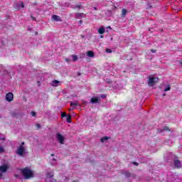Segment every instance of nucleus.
Returning a JSON list of instances; mask_svg holds the SVG:
<instances>
[{
    "label": "nucleus",
    "instance_id": "f257e3e1",
    "mask_svg": "<svg viewBox=\"0 0 182 182\" xmlns=\"http://www.w3.org/2000/svg\"><path fill=\"white\" fill-rule=\"evenodd\" d=\"M26 153H28V151H26V146H25V142L23 141L17 147L16 154H18V156H20V157H25Z\"/></svg>",
    "mask_w": 182,
    "mask_h": 182
},
{
    "label": "nucleus",
    "instance_id": "f03ea898",
    "mask_svg": "<svg viewBox=\"0 0 182 182\" xmlns=\"http://www.w3.org/2000/svg\"><path fill=\"white\" fill-rule=\"evenodd\" d=\"M21 173L26 180H28V178H32L33 177V171L28 168L22 169Z\"/></svg>",
    "mask_w": 182,
    "mask_h": 182
},
{
    "label": "nucleus",
    "instance_id": "7ed1b4c3",
    "mask_svg": "<svg viewBox=\"0 0 182 182\" xmlns=\"http://www.w3.org/2000/svg\"><path fill=\"white\" fill-rule=\"evenodd\" d=\"M55 139L60 144H63L65 141H66V136L63 134H62L60 132H58L55 134Z\"/></svg>",
    "mask_w": 182,
    "mask_h": 182
},
{
    "label": "nucleus",
    "instance_id": "20e7f679",
    "mask_svg": "<svg viewBox=\"0 0 182 182\" xmlns=\"http://www.w3.org/2000/svg\"><path fill=\"white\" fill-rule=\"evenodd\" d=\"M8 168H9V165L7 164H4L0 166V177H2V174H4V173H6V171H8Z\"/></svg>",
    "mask_w": 182,
    "mask_h": 182
},
{
    "label": "nucleus",
    "instance_id": "39448f33",
    "mask_svg": "<svg viewBox=\"0 0 182 182\" xmlns=\"http://www.w3.org/2000/svg\"><path fill=\"white\" fill-rule=\"evenodd\" d=\"M158 82H159V78L149 77V79L148 80V85L149 86H154V85H156V83H157Z\"/></svg>",
    "mask_w": 182,
    "mask_h": 182
},
{
    "label": "nucleus",
    "instance_id": "423d86ee",
    "mask_svg": "<svg viewBox=\"0 0 182 182\" xmlns=\"http://www.w3.org/2000/svg\"><path fill=\"white\" fill-rule=\"evenodd\" d=\"M6 100L7 102H12L14 100V94L12 92H9L6 95Z\"/></svg>",
    "mask_w": 182,
    "mask_h": 182
},
{
    "label": "nucleus",
    "instance_id": "0eeeda50",
    "mask_svg": "<svg viewBox=\"0 0 182 182\" xmlns=\"http://www.w3.org/2000/svg\"><path fill=\"white\" fill-rule=\"evenodd\" d=\"M52 19L53 21H55V22H62V19L59 16L53 15Z\"/></svg>",
    "mask_w": 182,
    "mask_h": 182
},
{
    "label": "nucleus",
    "instance_id": "6e6552de",
    "mask_svg": "<svg viewBox=\"0 0 182 182\" xmlns=\"http://www.w3.org/2000/svg\"><path fill=\"white\" fill-rule=\"evenodd\" d=\"M60 85V82L58 80H53L51 82V86H53L54 87H58V86Z\"/></svg>",
    "mask_w": 182,
    "mask_h": 182
},
{
    "label": "nucleus",
    "instance_id": "1a4fd4ad",
    "mask_svg": "<svg viewBox=\"0 0 182 182\" xmlns=\"http://www.w3.org/2000/svg\"><path fill=\"white\" fill-rule=\"evenodd\" d=\"M90 102L92 103V105L95 103H99V97H94L91 98Z\"/></svg>",
    "mask_w": 182,
    "mask_h": 182
},
{
    "label": "nucleus",
    "instance_id": "9d476101",
    "mask_svg": "<svg viewBox=\"0 0 182 182\" xmlns=\"http://www.w3.org/2000/svg\"><path fill=\"white\" fill-rule=\"evenodd\" d=\"M174 164H175V167H176V168H180V167H181V162H180V161H178V160H176L174 161Z\"/></svg>",
    "mask_w": 182,
    "mask_h": 182
},
{
    "label": "nucleus",
    "instance_id": "9b49d317",
    "mask_svg": "<svg viewBox=\"0 0 182 182\" xmlns=\"http://www.w3.org/2000/svg\"><path fill=\"white\" fill-rule=\"evenodd\" d=\"M87 56L89 58H93V56H95V53L92 50H89L87 52Z\"/></svg>",
    "mask_w": 182,
    "mask_h": 182
},
{
    "label": "nucleus",
    "instance_id": "f8f14e48",
    "mask_svg": "<svg viewBox=\"0 0 182 182\" xmlns=\"http://www.w3.org/2000/svg\"><path fill=\"white\" fill-rule=\"evenodd\" d=\"M110 139V137L109 136H104L102 138H101V141L102 143H106V141H107V140H109Z\"/></svg>",
    "mask_w": 182,
    "mask_h": 182
},
{
    "label": "nucleus",
    "instance_id": "ddd939ff",
    "mask_svg": "<svg viewBox=\"0 0 182 182\" xmlns=\"http://www.w3.org/2000/svg\"><path fill=\"white\" fill-rule=\"evenodd\" d=\"M105 27H101L98 30V33H100V35H103V33H105Z\"/></svg>",
    "mask_w": 182,
    "mask_h": 182
},
{
    "label": "nucleus",
    "instance_id": "4468645a",
    "mask_svg": "<svg viewBox=\"0 0 182 182\" xmlns=\"http://www.w3.org/2000/svg\"><path fill=\"white\" fill-rule=\"evenodd\" d=\"M126 15H127V11L125 9H123L122 11V16H123V18H124V16H126Z\"/></svg>",
    "mask_w": 182,
    "mask_h": 182
},
{
    "label": "nucleus",
    "instance_id": "2eb2a0df",
    "mask_svg": "<svg viewBox=\"0 0 182 182\" xmlns=\"http://www.w3.org/2000/svg\"><path fill=\"white\" fill-rule=\"evenodd\" d=\"M71 57L73 59L72 60L73 62H76V60H77V59H78L77 55H72Z\"/></svg>",
    "mask_w": 182,
    "mask_h": 182
},
{
    "label": "nucleus",
    "instance_id": "dca6fc26",
    "mask_svg": "<svg viewBox=\"0 0 182 182\" xmlns=\"http://www.w3.org/2000/svg\"><path fill=\"white\" fill-rule=\"evenodd\" d=\"M67 122L68 123H72V116L71 115H67Z\"/></svg>",
    "mask_w": 182,
    "mask_h": 182
},
{
    "label": "nucleus",
    "instance_id": "f3484780",
    "mask_svg": "<svg viewBox=\"0 0 182 182\" xmlns=\"http://www.w3.org/2000/svg\"><path fill=\"white\" fill-rule=\"evenodd\" d=\"M71 107H76V106H79V103L77 102H70Z\"/></svg>",
    "mask_w": 182,
    "mask_h": 182
},
{
    "label": "nucleus",
    "instance_id": "a211bd4d",
    "mask_svg": "<svg viewBox=\"0 0 182 182\" xmlns=\"http://www.w3.org/2000/svg\"><path fill=\"white\" fill-rule=\"evenodd\" d=\"M171 89V87H170V85H168L166 88L164 89V92H168V90H170Z\"/></svg>",
    "mask_w": 182,
    "mask_h": 182
},
{
    "label": "nucleus",
    "instance_id": "6ab92c4d",
    "mask_svg": "<svg viewBox=\"0 0 182 182\" xmlns=\"http://www.w3.org/2000/svg\"><path fill=\"white\" fill-rule=\"evenodd\" d=\"M105 50L107 53H112V50L110 48H107Z\"/></svg>",
    "mask_w": 182,
    "mask_h": 182
},
{
    "label": "nucleus",
    "instance_id": "aec40b11",
    "mask_svg": "<svg viewBox=\"0 0 182 182\" xmlns=\"http://www.w3.org/2000/svg\"><path fill=\"white\" fill-rule=\"evenodd\" d=\"M5 151V149H4V147L0 146V154L4 153Z\"/></svg>",
    "mask_w": 182,
    "mask_h": 182
},
{
    "label": "nucleus",
    "instance_id": "412c9836",
    "mask_svg": "<svg viewBox=\"0 0 182 182\" xmlns=\"http://www.w3.org/2000/svg\"><path fill=\"white\" fill-rule=\"evenodd\" d=\"M61 117H66V112H62L61 113Z\"/></svg>",
    "mask_w": 182,
    "mask_h": 182
},
{
    "label": "nucleus",
    "instance_id": "4be33fe9",
    "mask_svg": "<svg viewBox=\"0 0 182 182\" xmlns=\"http://www.w3.org/2000/svg\"><path fill=\"white\" fill-rule=\"evenodd\" d=\"M31 116H36V113L35 112H31Z\"/></svg>",
    "mask_w": 182,
    "mask_h": 182
},
{
    "label": "nucleus",
    "instance_id": "5701e85b",
    "mask_svg": "<svg viewBox=\"0 0 182 182\" xmlns=\"http://www.w3.org/2000/svg\"><path fill=\"white\" fill-rule=\"evenodd\" d=\"M151 52H152V53H156V50L151 49Z\"/></svg>",
    "mask_w": 182,
    "mask_h": 182
},
{
    "label": "nucleus",
    "instance_id": "b1692460",
    "mask_svg": "<svg viewBox=\"0 0 182 182\" xmlns=\"http://www.w3.org/2000/svg\"><path fill=\"white\" fill-rule=\"evenodd\" d=\"M65 62H68L69 63V62H70V60H69V58H65Z\"/></svg>",
    "mask_w": 182,
    "mask_h": 182
},
{
    "label": "nucleus",
    "instance_id": "393cba45",
    "mask_svg": "<svg viewBox=\"0 0 182 182\" xmlns=\"http://www.w3.org/2000/svg\"><path fill=\"white\" fill-rule=\"evenodd\" d=\"M21 8H24L25 6L23 5V2H21Z\"/></svg>",
    "mask_w": 182,
    "mask_h": 182
},
{
    "label": "nucleus",
    "instance_id": "a878e982",
    "mask_svg": "<svg viewBox=\"0 0 182 182\" xmlns=\"http://www.w3.org/2000/svg\"><path fill=\"white\" fill-rule=\"evenodd\" d=\"M101 97H102V99H105L106 97V95H101Z\"/></svg>",
    "mask_w": 182,
    "mask_h": 182
},
{
    "label": "nucleus",
    "instance_id": "bb28decb",
    "mask_svg": "<svg viewBox=\"0 0 182 182\" xmlns=\"http://www.w3.org/2000/svg\"><path fill=\"white\" fill-rule=\"evenodd\" d=\"M135 166H139V164L134 162Z\"/></svg>",
    "mask_w": 182,
    "mask_h": 182
},
{
    "label": "nucleus",
    "instance_id": "cd10ccee",
    "mask_svg": "<svg viewBox=\"0 0 182 182\" xmlns=\"http://www.w3.org/2000/svg\"><path fill=\"white\" fill-rule=\"evenodd\" d=\"M32 18H33V21H35V18L32 17Z\"/></svg>",
    "mask_w": 182,
    "mask_h": 182
},
{
    "label": "nucleus",
    "instance_id": "c85d7f7f",
    "mask_svg": "<svg viewBox=\"0 0 182 182\" xmlns=\"http://www.w3.org/2000/svg\"><path fill=\"white\" fill-rule=\"evenodd\" d=\"M53 160L54 161H56V159H53Z\"/></svg>",
    "mask_w": 182,
    "mask_h": 182
},
{
    "label": "nucleus",
    "instance_id": "c756f323",
    "mask_svg": "<svg viewBox=\"0 0 182 182\" xmlns=\"http://www.w3.org/2000/svg\"><path fill=\"white\" fill-rule=\"evenodd\" d=\"M80 23H82V21H80Z\"/></svg>",
    "mask_w": 182,
    "mask_h": 182
},
{
    "label": "nucleus",
    "instance_id": "7c9ffc66",
    "mask_svg": "<svg viewBox=\"0 0 182 182\" xmlns=\"http://www.w3.org/2000/svg\"><path fill=\"white\" fill-rule=\"evenodd\" d=\"M51 156H53V154H51Z\"/></svg>",
    "mask_w": 182,
    "mask_h": 182
}]
</instances>
